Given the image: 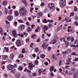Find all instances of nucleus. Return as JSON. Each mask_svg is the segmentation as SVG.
<instances>
[{
  "mask_svg": "<svg viewBox=\"0 0 78 78\" xmlns=\"http://www.w3.org/2000/svg\"><path fill=\"white\" fill-rule=\"evenodd\" d=\"M19 12L21 16H25V15H26V13L27 12V10L25 9V8L22 7L20 9Z\"/></svg>",
  "mask_w": 78,
  "mask_h": 78,
  "instance_id": "nucleus-1",
  "label": "nucleus"
},
{
  "mask_svg": "<svg viewBox=\"0 0 78 78\" xmlns=\"http://www.w3.org/2000/svg\"><path fill=\"white\" fill-rule=\"evenodd\" d=\"M59 3L60 6L61 8H64L66 5V0H61Z\"/></svg>",
  "mask_w": 78,
  "mask_h": 78,
  "instance_id": "nucleus-2",
  "label": "nucleus"
},
{
  "mask_svg": "<svg viewBox=\"0 0 78 78\" xmlns=\"http://www.w3.org/2000/svg\"><path fill=\"white\" fill-rule=\"evenodd\" d=\"M15 44L17 47H20L22 45V43L19 39L16 40Z\"/></svg>",
  "mask_w": 78,
  "mask_h": 78,
  "instance_id": "nucleus-3",
  "label": "nucleus"
},
{
  "mask_svg": "<svg viewBox=\"0 0 78 78\" xmlns=\"http://www.w3.org/2000/svg\"><path fill=\"white\" fill-rule=\"evenodd\" d=\"M48 7L49 9H52L54 8L55 5L53 3H49L48 4Z\"/></svg>",
  "mask_w": 78,
  "mask_h": 78,
  "instance_id": "nucleus-4",
  "label": "nucleus"
},
{
  "mask_svg": "<svg viewBox=\"0 0 78 78\" xmlns=\"http://www.w3.org/2000/svg\"><path fill=\"white\" fill-rule=\"evenodd\" d=\"M12 36L16 38L17 37V33L16 32V30H13L12 31Z\"/></svg>",
  "mask_w": 78,
  "mask_h": 78,
  "instance_id": "nucleus-5",
  "label": "nucleus"
},
{
  "mask_svg": "<svg viewBox=\"0 0 78 78\" xmlns=\"http://www.w3.org/2000/svg\"><path fill=\"white\" fill-rule=\"evenodd\" d=\"M29 66L28 67L29 69L30 70H32V69H33V66L34 67V66L33 65V64L31 62L29 63Z\"/></svg>",
  "mask_w": 78,
  "mask_h": 78,
  "instance_id": "nucleus-6",
  "label": "nucleus"
},
{
  "mask_svg": "<svg viewBox=\"0 0 78 78\" xmlns=\"http://www.w3.org/2000/svg\"><path fill=\"white\" fill-rule=\"evenodd\" d=\"M21 76V73H18L15 75L14 76L16 78H19Z\"/></svg>",
  "mask_w": 78,
  "mask_h": 78,
  "instance_id": "nucleus-7",
  "label": "nucleus"
},
{
  "mask_svg": "<svg viewBox=\"0 0 78 78\" xmlns=\"http://www.w3.org/2000/svg\"><path fill=\"white\" fill-rule=\"evenodd\" d=\"M14 66H12L11 65H9L7 66V69L9 70H12V69H13Z\"/></svg>",
  "mask_w": 78,
  "mask_h": 78,
  "instance_id": "nucleus-8",
  "label": "nucleus"
},
{
  "mask_svg": "<svg viewBox=\"0 0 78 78\" xmlns=\"http://www.w3.org/2000/svg\"><path fill=\"white\" fill-rule=\"evenodd\" d=\"M48 44L47 45L46 43H43L42 45V47L44 49H46L48 47Z\"/></svg>",
  "mask_w": 78,
  "mask_h": 78,
  "instance_id": "nucleus-9",
  "label": "nucleus"
},
{
  "mask_svg": "<svg viewBox=\"0 0 78 78\" xmlns=\"http://www.w3.org/2000/svg\"><path fill=\"white\" fill-rule=\"evenodd\" d=\"M13 17L12 15H10L7 17V20L9 21H11L12 20Z\"/></svg>",
  "mask_w": 78,
  "mask_h": 78,
  "instance_id": "nucleus-10",
  "label": "nucleus"
},
{
  "mask_svg": "<svg viewBox=\"0 0 78 78\" xmlns=\"http://www.w3.org/2000/svg\"><path fill=\"white\" fill-rule=\"evenodd\" d=\"M70 51L69 49L67 50L66 51H62V55H63L64 56H65V55H67L68 53H69V52Z\"/></svg>",
  "mask_w": 78,
  "mask_h": 78,
  "instance_id": "nucleus-11",
  "label": "nucleus"
},
{
  "mask_svg": "<svg viewBox=\"0 0 78 78\" xmlns=\"http://www.w3.org/2000/svg\"><path fill=\"white\" fill-rule=\"evenodd\" d=\"M24 28H25V26L23 24H21L19 27V29L20 30H24Z\"/></svg>",
  "mask_w": 78,
  "mask_h": 78,
  "instance_id": "nucleus-12",
  "label": "nucleus"
},
{
  "mask_svg": "<svg viewBox=\"0 0 78 78\" xmlns=\"http://www.w3.org/2000/svg\"><path fill=\"white\" fill-rule=\"evenodd\" d=\"M48 26L46 25L44 26L43 27V30L44 32H45V31H47L48 30Z\"/></svg>",
  "mask_w": 78,
  "mask_h": 78,
  "instance_id": "nucleus-13",
  "label": "nucleus"
},
{
  "mask_svg": "<svg viewBox=\"0 0 78 78\" xmlns=\"http://www.w3.org/2000/svg\"><path fill=\"white\" fill-rule=\"evenodd\" d=\"M56 42V40L55 39H53L50 41V43L51 44H55Z\"/></svg>",
  "mask_w": 78,
  "mask_h": 78,
  "instance_id": "nucleus-14",
  "label": "nucleus"
},
{
  "mask_svg": "<svg viewBox=\"0 0 78 78\" xmlns=\"http://www.w3.org/2000/svg\"><path fill=\"white\" fill-rule=\"evenodd\" d=\"M16 72V69H14L10 71V73H12V74H14Z\"/></svg>",
  "mask_w": 78,
  "mask_h": 78,
  "instance_id": "nucleus-15",
  "label": "nucleus"
},
{
  "mask_svg": "<svg viewBox=\"0 0 78 78\" xmlns=\"http://www.w3.org/2000/svg\"><path fill=\"white\" fill-rule=\"evenodd\" d=\"M62 28V25H61L58 28L57 30V31H59V30H61Z\"/></svg>",
  "mask_w": 78,
  "mask_h": 78,
  "instance_id": "nucleus-16",
  "label": "nucleus"
},
{
  "mask_svg": "<svg viewBox=\"0 0 78 78\" xmlns=\"http://www.w3.org/2000/svg\"><path fill=\"white\" fill-rule=\"evenodd\" d=\"M7 4H8V2L6 1H4L2 3V5L4 6H6L7 5Z\"/></svg>",
  "mask_w": 78,
  "mask_h": 78,
  "instance_id": "nucleus-17",
  "label": "nucleus"
},
{
  "mask_svg": "<svg viewBox=\"0 0 78 78\" xmlns=\"http://www.w3.org/2000/svg\"><path fill=\"white\" fill-rule=\"evenodd\" d=\"M0 33L2 35H3V29L1 27H0Z\"/></svg>",
  "mask_w": 78,
  "mask_h": 78,
  "instance_id": "nucleus-18",
  "label": "nucleus"
},
{
  "mask_svg": "<svg viewBox=\"0 0 78 78\" xmlns=\"http://www.w3.org/2000/svg\"><path fill=\"white\" fill-rule=\"evenodd\" d=\"M14 14L16 16H19V12L17 11H15L14 12Z\"/></svg>",
  "mask_w": 78,
  "mask_h": 78,
  "instance_id": "nucleus-19",
  "label": "nucleus"
},
{
  "mask_svg": "<svg viewBox=\"0 0 78 78\" xmlns=\"http://www.w3.org/2000/svg\"><path fill=\"white\" fill-rule=\"evenodd\" d=\"M23 2L24 4H25V6H27L28 5V3L27 2H26V1L25 0H23Z\"/></svg>",
  "mask_w": 78,
  "mask_h": 78,
  "instance_id": "nucleus-20",
  "label": "nucleus"
},
{
  "mask_svg": "<svg viewBox=\"0 0 78 78\" xmlns=\"http://www.w3.org/2000/svg\"><path fill=\"white\" fill-rule=\"evenodd\" d=\"M14 55L13 54H11L9 58H10V59H13V57H14Z\"/></svg>",
  "mask_w": 78,
  "mask_h": 78,
  "instance_id": "nucleus-21",
  "label": "nucleus"
},
{
  "mask_svg": "<svg viewBox=\"0 0 78 78\" xmlns=\"http://www.w3.org/2000/svg\"><path fill=\"white\" fill-rule=\"evenodd\" d=\"M53 70H54V67L53 66H51L50 69V72H53Z\"/></svg>",
  "mask_w": 78,
  "mask_h": 78,
  "instance_id": "nucleus-22",
  "label": "nucleus"
},
{
  "mask_svg": "<svg viewBox=\"0 0 78 78\" xmlns=\"http://www.w3.org/2000/svg\"><path fill=\"white\" fill-rule=\"evenodd\" d=\"M39 75H41V73H43V71L42 69H40L39 70Z\"/></svg>",
  "mask_w": 78,
  "mask_h": 78,
  "instance_id": "nucleus-23",
  "label": "nucleus"
},
{
  "mask_svg": "<svg viewBox=\"0 0 78 78\" xmlns=\"http://www.w3.org/2000/svg\"><path fill=\"white\" fill-rule=\"evenodd\" d=\"M24 71L25 72H28V73H31V71L30 70H28L27 69H25L24 70Z\"/></svg>",
  "mask_w": 78,
  "mask_h": 78,
  "instance_id": "nucleus-24",
  "label": "nucleus"
},
{
  "mask_svg": "<svg viewBox=\"0 0 78 78\" xmlns=\"http://www.w3.org/2000/svg\"><path fill=\"white\" fill-rule=\"evenodd\" d=\"M43 22L44 23H47L48 22V21H47V20L45 19H44L43 20Z\"/></svg>",
  "mask_w": 78,
  "mask_h": 78,
  "instance_id": "nucleus-25",
  "label": "nucleus"
},
{
  "mask_svg": "<svg viewBox=\"0 0 78 78\" xmlns=\"http://www.w3.org/2000/svg\"><path fill=\"white\" fill-rule=\"evenodd\" d=\"M74 78H78V73L74 75Z\"/></svg>",
  "mask_w": 78,
  "mask_h": 78,
  "instance_id": "nucleus-26",
  "label": "nucleus"
},
{
  "mask_svg": "<svg viewBox=\"0 0 78 78\" xmlns=\"http://www.w3.org/2000/svg\"><path fill=\"white\" fill-rule=\"evenodd\" d=\"M37 15L39 16L40 17H42V15H43V14H42V13L40 12L39 13H38L37 14Z\"/></svg>",
  "mask_w": 78,
  "mask_h": 78,
  "instance_id": "nucleus-27",
  "label": "nucleus"
},
{
  "mask_svg": "<svg viewBox=\"0 0 78 78\" xmlns=\"http://www.w3.org/2000/svg\"><path fill=\"white\" fill-rule=\"evenodd\" d=\"M31 30H32L29 27L27 29V32H29V31H31Z\"/></svg>",
  "mask_w": 78,
  "mask_h": 78,
  "instance_id": "nucleus-28",
  "label": "nucleus"
},
{
  "mask_svg": "<svg viewBox=\"0 0 78 78\" xmlns=\"http://www.w3.org/2000/svg\"><path fill=\"white\" fill-rule=\"evenodd\" d=\"M36 37V35H35V34H34L31 36V37L32 39H35V37Z\"/></svg>",
  "mask_w": 78,
  "mask_h": 78,
  "instance_id": "nucleus-29",
  "label": "nucleus"
},
{
  "mask_svg": "<svg viewBox=\"0 0 78 78\" xmlns=\"http://www.w3.org/2000/svg\"><path fill=\"white\" fill-rule=\"evenodd\" d=\"M34 51L36 52H38L39 51V49L37 48H36L34 49Z\"/></svg>",
  "mask_w": 78,
  "mask_h": 78,
  "instance_id": "nucleus-30",
  "label": "nucleus"
},
{
  "mask_svg": "<svg viewBox=\"0 0 78 78\" xmlns=\"http://www.w3.org/2000/svg\"><path fill=\"white\" fill-rule=\"evenodd\" d=\"M48 27L49 28H50V27H53V25L51 23H50L49 24H48Z\"/></svg>",
  "mask_w": 78,
  "mask_h": 78,
  "instance_id": "nucleus-31",
  "label": "nucleus"
},
{
  "mask_svg": "<svg viewBox=\"0 0 78 78\" xmlns=\"http://www.w3.org/2000/svg\"><path fill=\"white\" fill-rule=\"evenodd\" d=\"M5 14H8V10H7V9H6V8H5Z\"/></svg>",
  "mask_w": 78,
  "mask_h": 78,
  "instance_id": "nucleus-32",
  "label": "nucleus"
},
{
  "mask_svg": "<svg viewBox=\"0 0 78 78\" xmlns=\"http://www.w3.org/2000/svg\"><path fill=\"white\" fill-rule=\"evenodd\" d=\"M60 41H64V42H66V39L64 38H62L60 39Z\"/></svg>",
  "mask_w": 78,
  "mask_h": 78,
  "instance_id": "nucleus-33",
  "label": "nucleus"
},
{
  "mask_svg": "<svg viewBox=\"0 0 78 78\" xmlns=\"http://www.w3.org/2000/svg\"><path fill=\"white\" fill-rule=\"evenodd\" d=\"M65 42L66 44V45H69V41H65V42Z\"/></svg>",
  "mask_w": 78,
  "mask_h": 78,
  "instance_id": "nucleus-34",
  "label": "nucleus"
},
{
  "mask_svg": "<svg viewBox=\"0 0 78 78\" xmlns=\"http://www.w3.org/2000/svg\"><path fill=\"white\" fill-rule=\"evenodd\" d=\"M44 12H48V10L47 9H45L44 10Z\"/></svg>",
  "mask_w": 78,
  "mask_h": 78,
  "instance_id": "nucleus-35",
  "label": "nucleus"
},
{
  "mask_svg": "<svg viewBox=\"0 0 78 78\" xmlns=\"http://www.w3.org/2000/svg\"><path fill=\"white\" fill-rule=\"evenodd\" d=\"M48 22H49V23H53V20H48Z\"/></svg>",
  "mask_w": 78,
  "mask_h": 78,
  "instance_id": "nucleus-36",
  "label": "nucleus"
},
{
  "mask_svg": "<svg viewBox=\"0 0 78 78\" xmlns=\"http://www.w3.org/2000/svg\"><path fill=\"white\" fill-rule=\"evenodd\" d=\"M66 39L68 41H70V39H71V37H67Z\"/></svg>",
  "mask_w": 78,
  "mask_h": 78,
  "instance_id": "nucleus-37",
  "label": "nucleus"
},
{
  "mask_svg": "<svg viewBox=\"0 0 78 78\" xmlns=\"http://www.w3.org/2000/svg\"><path fill=\"white\" fill-rule=\"evenodd\" d=\"M78 10V8H77V7L76 6H75L74 7V11L76 12Z\"/></svg>",
  "mask_w": 78,
  "mask_h": 78,
  "instance_id": "nucleus-38",
  "label": "nucleus"
},
{
  "mask_svg": "<svg viewBox=\"0 0 78 78\" xmlns=\"http://www.w3.org/2000/svg\"><path fill=\"white\" fill-rule=\"evenodd\" d=\"M35 63L37 65L39 63V62L37 60H36L35 61Z\"/></svg>",
  "mask_w": 78,
  "mask_h": 78,
  "instance_id": "nucleus-39",
  "label": "nucleus"
},
{
  "mask_svg": "<svg viewBox=\"0 0 78 78\" xmlns=\"http://www.w3.org/2000/svg\"><path fill=\"white\" fill-rule=\"evenodd\" d=\"M23 54H20V55H19V58H23Z\"/></svg>",
  "mask_w": 78,
  "mask_h": 78,
  "instance_id": "nucleus-40",
  "label": "nucleus"
},
{
  "mask_svg": "<svg viewBox=\"0 0 78 78\" xmlns=\"http://www.w3.org/2000/svg\"><path fill=\"white\" fill-rule=\"evenodd\" d=\"M74 15V13L73 12H72L71 13L70 15V17H72V16H73Z\"/></svg>",
  "mask_w": 78,
  "mask_h": 78,
  "instance_id": "nucleus-41",
  "label": "nucleus"
},
{
  "mask_svg": "<svg viewBox=\"0 0 78 78\" xmlns=\"http://www.w3.org/2000/svg\"><path fill=\"white\" fill-rule=\"evenodd\" d=\"M62 64V60H60L59 61V66H61Z\"/></svg>",
  "mask_w": 78,
  "mask_h": 78,
  "instance_id": "nucleus-42",
  "label": "nucleus"
},
{
  "mask_svg": "<svg viewBox=\"0 0 78 78\" xmlns=\"http://www.w3.org/2000/svg\"><path fill=\"white\" fill-rule=\"evenodd\" d=\"M25 51V48L23 49L22 51V53H24Z\"/></svg>",
  "mask_w": 78,
  "mask_h": 78,
  "instance_id": "nucleus-43",
  "label": "nucleus"
},
{
  "mask_svg": "<svg viewBox=\"0 0 78 78\" xmlns=\"http://www.w3.org/2000/svg\"><path fill=\"white\" fill-rule=\"evenodd\" d=\"M73 3V0H72L70 2L68 3V5H72V4Z\"/></svg>",
  "mask_w": 78,
  "mask_h": 78,
  "instance_id": "nucleus-44",
  "label": "nucleus"
},
{
  "mask_svg": "<svg viewBox=\"0 0 78 78\" xmlns=\"http://www.w3.org/2000/svg\"><path fill=\"white\" fill-rule=\"evenodd\" d=\"M71 59H72V58H69L66 61L67 62H70Z\"/></svg>",
  "mask_w": 78,
  "mask_h": 78,
  "instance_id": "nucleus-45",
  "label": "nucleus"
},
{
  "mask_svg": "<svg viewBox=\"0 0 78 78\" xmlns=\"http://www.w3.org/2000/svg\"><path fill=\"white\" fill-rule=\"evenodd\" d=\"M5 49L6 51H7V52H8V51H9V49H8V48L7 47H5L4 48Z\"/></svg>",
  "mask_w": 78,
  "mask_h": 78,
  "instance_id": "nucleus-46",
  "label": "nucleus"
},
{
  "mask_svg": "<svg viewBox=\"0 0 78 78\" xmlns=\"http://www.w3.org/2000/svg\"><path fill=\"white\" fill-rule=\"evenodd\" d=\"M9 14H12V10L10 9L9 12Z\"/></svg>",
  "mask_w": 78,
  "mask_h": 78,
  "instance_id": "nucleus-47",
  "label": "nucleus"
},
{
  "mask_svg": "<svg viewBox=\"0 0 78 78\" xmlns=\"http://www.w3.org/2000/svg\"><path fill=\"white\" fill-rule=\"evenodd\" d=\"M72 55H74V56H76V54L75 52H72Z\"/></svg>",
  "mask_w": 78,
  "mask_h": 78,
  "instance_id": "nucleus-48",
  "label": "nucleus"
},
{
  "mask_svg": "<svg viewBox=\"0 0 78 78\" xmlns=\"http://www.w3.org/2000/svg\"><path fill=\"white\" fill-rule=\"evenodd\" d=\"M74 24L75 25H76V26H78V22H76V21H75L74 22Z\"/></svg>",
  "mask_w": 78,
  "mask_h": 78,
  "instance_id": "nucleus-49",
  "label": "nucleus"
},
{
  "mask_svg": "<svg viewBox=\"0 0 78 78\" xmlns=\"http://www.w3.org/2000/svg\"><path fill=\"white\" fill-rule=\"evenodd\" d=\"M18 69L20 70H23V68L21 66L19 67Z\"/></svg>",
  "mask_w": 78,
  "mask_h": 78,
  "instance_id": "nucleus-50",
  "label": "nucleus"
},
{
  "mask_svg": "<svg viewBox=\"0 0 78 78\" xmlns=\"http://www.w3.org/2000/svg\"><path fill=\"white\" fill-rule=\"evenodd\" d=\"M41 58H45V55H41L40 56Z\"/></svg>",
  "mask_w": 78,
  "mask_h": 78,
  "instance_id": "nucleus-51",
  "label": "nucleus"
},
{
  "mask_svg": "<svg viewBox=\"0 0 78 78\" xmlns=\"http://www.w3.org/2000/svg\"><path fill=\"white\" fill-rule=\"evenodd\" d=\"M7 58H8V56L7 55H5L3 59H6Z\"/></svg>",
  "mask_w": 78,
  "mask_h": 78,
  "instance_id": "nucleus-52",
  "label": "nucleus"
},
{
  "mask_svg": "<svg viewBox=\"0 0 78 78\" xmlns=\"http://www.w3.org/2000/svg\"><path fill=\"white\" fill-rule=\"evenodd\" d=\"M69 18H68V17H66L65 18V20H66L67 21V22H68V21H69Z\"/></svg>",
  "mask_w": 78,
  "mask_h": 78,
  "instance_id": "nucleus-53",
  "label": "nucleus"
},
{
  "mask_svg": "<svg viewBox=\"0 0 78 78\" xmlns=\"http://www.w3.org/2000/svg\"><path fill=\"white\" fill-rule=\"evenodd\" d=\"M4 76L6 78H7L8 77V74H4Z\"/></svg>",
  "mask_w": 78,
  "mask_h": 78,
  "instance_id": "nucleus-54",
  "label": "nucleus"
},
{
  "mask_svg": "<svg viewBox=\"0 0 78 78\" xmlns=\"http://www.w3.org/2000/svg\"><path fill=\"white\" fill-rule=\"evenodd\" d=\"M51 48L50 47H48V50L49 51H50L51 50Z\"/></svg>",
  "mask_w": 78,
  "mask_h": 78,
  "instance_id": "nucleus-55",
  "label": "nucleus"
},
{
  "mask_svg": "<svg viewBox=\"0 0 78 78\" xmlns=\"http://www.w3.org/2000/svg\"><path fill=\"white\" fill-rule=\"evenodd\" d=\"M78 58H75V59H74L73 60V61H78Z\"/></svg>",
  "mask_w": 78,
  "mask_h": 78,
  "instance_id": "nucleus-56",
  "label": "nucleus"
},
{
  "mask_svg": "<svg viewBox=\"0 0 78 78\" xmlns=\"http://www.w3.org/2000/svg\"><path fill=\"white\" fill-rule=\"evenodd\" d=\"M70 67V66L69 65L66 66L65 67V69H69V68L68 67Z\"/></svg>",
  "mask_w": 78,
  "mask_h": 78,
  "instance_id": "nucleus-57",
  "label": "nucleus"
},
{
  "mask_svg": "<svg viewBox=\"0 0 78 78\" xmlns=\"http://www.w3.org/2000/svg\"><path fill=\"white\" fill-rule=\"evenodd\" d=\"M5 23H6V24H9L10 23L7 20H6L5 21Z\"/></svg>",
  "mask_w": 78,
  "mask_h": 78,
  "instance_id": "nucleus-58",
  "label": "nucleus"
},
{
  "mask_svg": "<svg viewBox=\"0 0 78 78\" xmlns=\"http://www.w3.org/2000/svg\"><path fill=\"white\" fill-rule=\"evenodd\" d=\"M71 42H73V41H74V38L73 37V38H71Z\"/></svg>",
  "mask_w": 78,
  "mask_h": 78,
  "instance_id": "nucleus-59",
  "label": "nucleus"
},
{
  "mask_svg": "<svg viewBox=\"0 0 78 78\" xmlns=\"http://www.w3.org/2000/svg\"><path fill=\"white\" fill-rule=\"evenodd\" d=\"M19 22H20V23H23V20H19Z\"/></svg>",
  "mask_w": 78,
  "mask_h": 78,
  "instance_id": "nucleus-60",
  "label": "nucleus"
},
{
  "mask_svg": "<svg viewBox=\"0 0 78 78\" xmlns=\"http://www.w3.org/2000/svg\"><path fill=\"white\" fill-rule=\"evenodd\" d=\"M34 45H33V43H32L30 45V47L31 48H32V47H33V46Z\"/></svg>",
  "mask_w": 78,
  "mask_h": 78,
  "instance_id": "nucleus-61",
  "label": "nucleus"
},
{
  "mask_svg": "<svg viewBox=\"0 0 78 78\" xmlns=\"http://www.w3.org/2000/svg\"><path fill=\"white\" fill-rule=\"evenodd\" d=\"M23 34L25 36H27V35H28V34L26 33V32H24Z\"/></svg>",
  "mask_w": 78,
  "mask_h": 78,
  "instance_id": "nucleus-62",
  "label": "nucleus"
},
{
  "mask_svg": "<svg viewBox=\"0 0 78 78\" xmlns=\"http://www.w3.org/2000/svg\"><path fill=\"white\" fill-rule=\"evenodd\" d=\"M29 41H30V39L29 38L27 39L26 40V42H29Z\"/></svg>",
  "mask_w": 78,
  "mask_h": 78,
  "instance_id": "nucleus-63",
  "label": "nucleus"
},
{
  "mask_svg": "<svg viewBox=\"0 0 78 78\" xmlns=\"http://www.w3.org/2000/svg\"><path fill=\"white\" fill-rule=\"evenodd\" d=\"M52 59H55V55H53L52 56Z\"/></svg>",
  "mask_w": 78,
  "mask_h": 78,
  "instance_id": "nucleus-64",
  "label": "nucleus"
}]
</instances>
